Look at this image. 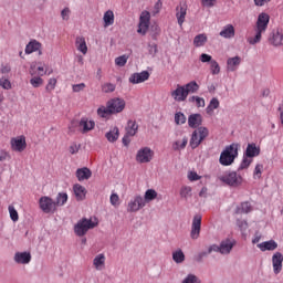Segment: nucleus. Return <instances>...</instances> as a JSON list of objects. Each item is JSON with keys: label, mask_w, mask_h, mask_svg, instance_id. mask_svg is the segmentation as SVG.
<instances>
[{"label": "nucleus", "mask_w": 283, "mask_h": 283, "mask_svg": "<svg viewBox=\"0 0 283 283\" xmlns=\"http://www.w3.org/2000/svg\"><path fill=\"white\" fill-rule=\"evenodd\" d=\"M219 34L223 39H233L235 36V28H233V24H227Z\"/></svg>", "instance_id": "bb28decb"}, {"label": "nucleus", "mask_w": 283, "mask_h": 283, "mask_svg": "<svg viewBox=\"0 0 283 283\" xmlns=\"http://www.w3.org/2000/svg\"><path fill=\"white\" fill-rule=\"evenodd\" d=\"M129 56L127 55H122L115 59V65H118V67H125L127 65V60Z\"/></svg>", "instance_id": "09e8293b"}, {"label": "nucleus", "mask_w": 283, "mask_h": 283, "mask_svg": "<svg viewBox=\"0 0 283 283\" xmlns=\"http://www.w3.org/2000/svg\"><path fill=\"white\" fill-rule=\"evenodd\" d=\"M182 86L186 91L187 96H189V94H196L200 90V85H198L197 81H191Z\"/></svg>", "instance_id": "c85d7f7f"}, {"label": "nucleus", "mask_w": 283, "mask_h": 283, "mask_svg": "<svg viewBox=\"0 0 283 283\" xmlns=\"http://www.w3.org/2000/svg\"><path fill=\"white\" fill-rule=\"evenodd\" d=\"M240 148V144H231L229 146H226V148L222 150L219 163L223 167H229L230 165H233L235 163V159L238 157V149Z\"/></svg>", "instance_id": "f03ea898"}, {"label": "nucleus", "mask_w": 283, "mask_h": 283, "mask_svg": "<svg viewBox=\"0 0 283 283\" xmlns=\"http://www.w3.org/2000/svg\"><path fill=\"white\" fill-rule=\"evenodd\" d=\"M271 17L268 13H260L256 21L255 27V35L248 38V43L250 45H258L260 41H262V34L266 32V28H269V21Z\"/></svg>", "instance_id": "f257e3e1"}, {"label": "nucleus", "mask_w": 283, "mask_h": 283, "mask_svg": "<svg viewBox=\"0 0 283 283\" xmlns=\"http://www.w3.org/2000/svg\"><path fill=\"white\" fill-rule=\"evenodd\" d=\"M176 18L178 20V24L182 25L185 23V18L187 17V4L180 3V6L176 8Z\"/></svg>", "instance_id": "4be33fe9"}, {"label": "nucleus", "mask_w": 283, "mask_h": 283, "mask_svg": "<svg viewBox=\"0 0 283 283\" xmlns=\"http://www.w3.org/2000/svg\"><path fill=\"white\" fill-rule=\"evenodd\" d=\"M98 227V222L92 221V219L82 218L77 221V224L74 226V233L77 238H83V235L87 234L90 229H96Z\"/></svg>", "instance_id": "7ed1b4c3"}, {"label": "nucleus", "mask_w": 283, "mask_h": 283, "mask_svg": "<svg viewBox=\"0 0 283 283\" xmlns=\"http://www.w3.org/2000/svg\"><path fill=\"white\" fill-rule=\"evenodd\" d=\"M75 175L77 180L82 182L83 180H90L92 178V170L87 167L80 168L76 170Z\"/></svg>", "instance_id": "393cba45"}, {"label": "nucleus", "mask_w": 283, "mask_h": 283, "mask_svg": "<svg viewBox=\"0 0 283 283\" xmlns=\"http://www.w3.org/2000/svg\"><path fill=\"white\" fill-rule=\"evenodd\" d=\"M147 203H145V199L143 198V196L137 195L134 197L133 200L128 202L127 211L129 213H136L137 211H140V209H144Z\"/></svg>", "instance_id": "0eeeda50"}, {"label": "nucleus", "mask_w": 283, "mask_h": 283, "mask_svg": "<svg viewBox=\"0 0 283 283\" xmlns=\"http://www.w3.org/2000/svg\"><path fill=\"white\" fill-rule=\"evenodd\" d=\"M148 54H150V56H156V54H158V44L149 43L148 44Z\"/></svg>", "instance_id": "5fc2aeb1"}, {"label": "nucleus", "mask_w": 283, "mask_h": 283, "mask_svg": "<svg viewBox=\"0 0 283 283\" xmlns=\"http://www.w3.org/2000/svg\"><path fill=\"white\" fill-rule=\"evenodd\" d=\"M181 283H202L200 277H198L196 274H188Z\"/></svg>", "instance_id": "a18cd8bd"}, {"label": "nucleus", "mask_w": 283, "mask_h": 283, "mask_svg": "<svg viewBox=\"0 0 283 283\" xmlns=\"http://www.w3.org/2000/svg\"><path fill=\"white\" fill-rule=\"evenodd\" d=\"M172 260L176 264H182L185 262V252L182 250H177L172 253Z\"/></svg>", "instance_id": "79ce46f5"}, {"label": "nucleus", "mask_w": 283, "mask_h": 283, "mask_svg": "<svg viewBox=\"0 0 283 283\" xmlns=\"http://www.w3.org/2000/svg\"><path fill=\"white\" fill-rule=\"evenodd\" d=\"M32 52H39V56L43 54V52L41 51V42L32 40L27 44L25 54H32Z\"/></svg>", "instance_id": "aec40b11"}, {"label": "nucleus", "mask_w": 283, "mask_h": 283, "mask_svg": "<svg viewBox=\"0 0 283 283\" xmlns=\"http://www.w3.org/2000/svg\"><path fill=\"white\" fill-rule=\"evenodd\" d=\"M85 90V83L74 84L73 92H83Z\"/></svg>", "instance_id": "69168bd1"}, {"label": "nucleus", "mask_w": 283, "mask_h": 283, "mask_svg": "<svg viewBox=\"0 0 283 283\" xmlns=\"http://www.w3.org/2000/svg\"><path fill=\"white\" fill-rule=\"evenodd\" d=\"M145 81H149V72L143 71L140 73H134L129 77V83L133 85H138V83H145Z\"/></svg>", "instance_id": "f3484780"}, {"label": "nucleus", "mask_w": 283, "mask_h": 283, "mask_svg": "<svg viewBox=\"0 0 283 283\" xmlns=\"http://www.w3.org/2000/svg\"><path fill=\"white\" fill-rule=\"evenodd\" d=\"M195 103H196V107H205V98L200 96H197V99Z\"/></svg>", "instance_id": "774afa93"}, {"label": "nucleus", "mask_w": 283, "mask_h": 283, "mask_svg": "<svg viewBox=\"0 0 283 283\" xmlns=\"http://www.w3.org/2000/svg\"><path fill=\"white\" fill-rule=\"evenodd\" d=\"M0 87L2 90H12V83H10V80L2 77L0 78Z\"/></svg>", "instance_id": "3c124183"}, {"label": "nucleus", "mask_w": 283, "mask_h": 283, "mask_svg": "<svg viewBox=\"0 0 283 283\" xmlns=\"http://www.w3.org/2000/svg\"><path fill=\"white\" fill-rule=\"evenodd\" d=\"M104 28H109L114 23V11L107 10L103 17Z\"/></svg>", "instance_id": "473e14b6"}, {"label": "nucleus", "mask_w": 283, "mask_h": 283, "mask_svg": "<svg viewBox=\"0 0 283 283\" xmlns=\"http://www.w3.org/2000/svg\"><path fill=\"white\" fill-rule=\"evenodd\" d=\"M221 255H229L231 251H233V248L235 247V240L233 239H223L220 244Z\"/></svg>", "instance_id": "4468645a"}, {"label": "nucleus", "mask_w": 283, "mask_h": 283, "mask_svg": "<svg viewBox=\"0 0 283 283\" xmlns=\"http://www.w3.org/2000/svg\"><path fill=\"white\" fill-rule=\"evenodd\" d=\"M243 156L248 158H255L256 156H260V147H258L255 143L248 144Z\"/></svg>", "instance_id": "6ab92c4d"}, {"label": "nucleus", "mask_w": 283, "mask_h": 283, "mask_svg": "<svg viewBox=\"0 0 283 283\" xmlns=\"http://www.w3.org/2000/svg\"><path fill=\"white\" fill-rule=\"evenodd\" d=\"M55 207H63L67 202V195L65 192H59L55 199Z\"/></svg>", "instance_id": "a19ab883"}, {"label": "nucleus", "mask_w": 283, "mask_h": 283, "mask_svg": "<svg viewBox=\"0 0 283 283\" xmlns=\"http://www.w3.org/2000/svg\"><path fill=\"white\" fill-rule=\"evenodd\" d=\"M202 125V115L199 113L191 114L188 117V127L191 129H198Z\"/></svg>", "instance_id": "a211bd4d"}, {"label": "nucleus", "mask_w": 283, "mask_h": 283, "mask_svg": "<svg viewBox=\"0 0 283 283\" xmlns=\"http://www.w3.org/2000/svg\"><path fill=\"white\" fill-rule=\"evenodd\" d=\"M250 157H245V155H243V159L238 168V171H242L244 169H249V167L251 166V164L253 163V159H249Z\"/></svg>", "instance_id": "37998d69"}, {"label": "nucleus", "mask_w": 283, "mask_h": 283, "mask_svg": "<svg viewBox=\"0 0 283 283\" xmlns=\"http://www.w3.org/2000/svg\"><path fill=\"white\" fill-rule=\"evenodd\" d=\"M205 8H213L216 6V0H201Z\"/></svg>", "instance_id": "0e129e2a"}, {"label": "nucleus", "mask_w": 283, "mask_h": 283, "mask_svg": "<svg viewBox=\"0 0 283 283\" xmlns=\"http://www.w3.org/2000/svg\"><path fill=\"white\" fill-rule=\"evenodd\" d=\"M221 253V250H220V245H218V244H212V245H210L209 248H208V251H207V253H208V255L209 254H211V253Z\"/></svg>", "instance_id": "052dcab7"}, {"label": "nucleus", "mask_w": 283, "mask_h": 283, "mask_svg": "<svg viewBox=\"0 0 283 283\" xmlns=\"http://www.w3.org/2000/svg\"><path fill=\"white\" fill-rule=\"evenodd\" d=\"M188 180H190L191 182H195L196 180H200V176L196 171H190L188 174Z\"/></svg>", "instance_id": "e2e57ef3"}, {"label": "nucleus", "mask_w": 283, "mask_h": 283, "mask_svg": "<svg viewBox=\"0 0 283 283\" xmlns=\"http://www.w3.org/2000/svg\"><path fill=\"white\" fill-rule=\"evenodd\" d=\"M202 140L200 139V136L198 135V130H193L191 138H190V147L191 149H196Z\"/></svg>", "instance_id": "4c0bfd02"}, {"label": "nucleus", "mask_w": 283, "mask_h": 283, "mask_svg": "<svg viewBox=\"0 0 283 283\" xmlns=\"http://www.w3.org/2000/svg\"><path fill=\"white\" fill-rule=\"evenodd\" d=\"M253 211V207L251 206V202L244 201L241 202L239 206H237L234 213L237 216H241L242 213H251Z\"/></svg>", "instance_id": "b1692460"}, {"label": "nucleus", "mask_w": 283, "mask_h": 283, "mask_svg": "<svg viewBox=\"0 0 283 283\" xmlns=\"http://www.w3.org/2000/svg\"><path fill=\"white\" fill-rule=\"evenodd\" d=\"M77 127L81 134H87L88 132H92L94 127H96V123H94V120L87 119V117H82Z\"/></svg>", "instance_id": "ddd939ff"}, {"label": "nucleus", "mask_w": 283, "mask_h": 283, "mask_svg": "<svg viewBox=\"0 0 283 283\" xmlns=\"http://www.w3.org/2000/svg\"><path fill=\"white\" fill-rule=\"evenodd\" d=\"M28 144L25 143V136H20L11 139V149L12 151H25Z\"/></svg>", "instance_id": "f8f14e48"}, {"label": "nucleus", "mask_w": 283, "mask_h": 283, "mask_svg": "<svg viewBox=\"0 0 283 283\" xmlns=\"http://www.w3.org/2000/svg\"><path fill=\"white\" fill-rule=\"evenodd\" d=\"M158 198V192L154 189L146 190L144 195V202L147 205V202H151Z\"/></svg>", "instance_id": "72a5a7b5"}, {"label": "nucleus", "mask_w": 283, "mask_h": 283, "mask_svg": "<svg viewBox=\"0 0 283 283\" xmlns=\"http://www.w3.org/2000/svg\"><path fill=\"white\" fill-rule=\"evenodd\" d=\"M39 207L43 213H56V203L51 197L43 196L39 199Z\"/></svg>", "instance_id": "39448f33"}, {"label": "nucleus", "mask_w": 283, "mask_h": 283, "mask_svg": "<svg viewBox=\"0 0 283 283\" xmlns=\"http://www.w3.org/2000/svg\"><path fill=\"white\" fill-rule=\"evenodd\" d=\"M270 45H273V48H282L283 45V29L282 28H275L271 31L269 39H268Z\"/></svg>", "instance_id": "423d86ee"}, {"label": "nucleus", "mask_w": 283, "mask_h": 283, "mask_svg": "<svg viewBox=\"0 0 283 283\" xmlns=\"http://www.w3.org/2000/svg\"><path fill=\"white\" fill-rule=\"evenodd\" d=\"M218 107H220V101H218V97H213L207 106L206 112L211 115L213 114V109H218Z\"/></svg>", "instance_id": "c9c22d12"}, {"label": "nucleus", "mask_w": 283, "mask_h": 283, "mask_svg": "<svg viewBox=\"0 0 283 283\" xmlns=\"http://www.w3.org/2000/svg\"><path fill=\"white\" fill-rule=\"evenodd\" d=\"M199 61H201V63H211V61H213V57L207 53H202L199 57Z\"/></svg>", "instance_id": "bf43d9fd"}, {"label": "nucleus", "mask_w": 283, "mask_h": 283, "mask_svg": "<svg viewBox=\"0 0 283 283\" xmlns=\"http://www.w3.org/2000/svg\"><path fill=\"white\" fill-rule=\"evenodd\" d=\"M138 132V124H136V120L129 119L126 126V134L128 136H136Z\"/></svg>", "instance_id": "2f4dec72"}, {"label": "nucleus", "mask_w": 283, "mask_h": 283, "mask_svg": "<svg viewBox=\"0 0 283 283\" xmlns=\"http://www.w3.org/2000/svg\"><path fill=\"white\" fill-rule=\"evenodd\" d=\"M70 8H64L62 11H61V17L63 19V21H69L70 20Z\"/></svg>", "instance_id": "680f3d73"}, {"label": "nucleus", "mask_w": 283, "mask_h": 283, "mask_svg": "<svg viewBox=\"0 0 283 283\" xmlns=\"http://www.w3.org/2000/svg\"><path fill=\"white\" fill-rule=\"evenodd\" d=\"M207 43V34L201 33L195 36L193 39V45L195 48H202Z\"/></svg>", "instance_id": "f704fd0d"}, {"label": "nucleus", "mask_w": 283, "mask_h": 283, "mask_svg": "<svg viewBox=\"0 0 283 283\" xmlns=\"http://www.w3.org/2000/svg\"><path fill=\"white\" fill-rule=\"evenodd\" d=\"M282 262H283L282 252H275L272 256V266L275 275H279V273H282Z\"/></svg>", "instance_id": "dca6fc26"}, {"label": "nucleus", "mask_w": 283, "mask_h": 283, "mask_svg": "<svg viewBox=\"0 0 283 283\" xmlns=\"http://www.w3.org/2000/svg\"><path fill=\"white\" fill-rule=\"evenodd\" d=\"M202 227V216L195 214L191 224L190 238L192 240H198L200 238V229Z\"/></svg>", "instance_id": "1a4fd4ad"}, {"label": "nucleus", "mask_w": 283, "mask_h": 283, "mask_svg": "<svg viewBox=\"0 0 283 283\" xmlns=\"http://www.w3.org/2000/svg\"><path fill=\"white\" fill-rule=\"evenodd\" d=\"M258 249H260V251H275V249H277V242H275V240H270V241H264L262 243H259Z\"/></svg>", "instance_id": "a878e982"}, {"label": "nucleus", "mask_w": 283, "mask_h": 283, "mask_svg": "<svg viewBox=\"0 0 283 283\" xmlns=\"http://www.w3.org/2000/svg\"><path fill=\"white\" fill-rule=\"evenodd\" d=\"M189 143V139L187 137H184L182 140H177L172 144L174 151H180V149H185L187 147V144Z\"/></svg>", "instance_id": "ea45409f"}, {"label": "nucleus", "mask_w": 283, "mask_h": 283, "mask_svg": "<svg viewBox=\"0 0 283 283\" xmlns=\"http://www.w3.org/2000/svg\"><path fill=\"white\" fill-rule=\"evenodd\" d=\"M56 87V78H50L49 83L46 84V92H52Z\"/></svg>", "instance_id": "13d9d810"}, {"label": "nucleus", "mask_w": 283, "mask_h": 283, "mask_svg": "<svg viewBox=\"0 0 283 283\" xmlns=\"http://www.w3.org/2000/svg\"><path fill=\"white\" fill-rule=\"evenodd\" d=\"M10 218L13 222L19 221V212L14 209V206H9Z\"/></svg>", "instance_id": "8fccbe9b"}, {"label": "nucleus", "mask_w": 283, "mask_h": 283, "mask_svg": "<svg viewBox=\"0 0 283 283\" xmlns=\"http://www.w3.org/2000/svg\"><path fill=\"white\" fill-rule=\"evenodd\" d=\"M170 96H172L174 101L177 103H182L187 101V92L185 91V86H181L180 84L177 85V88L170 93Z\"/></svg>", "instance_id": "2eb2a0df"}, {"label": "nucleus", "mask_w": 283, "mask_h": 283, "mask_svg": "<svg viewBox=\"0 0 283 283\" xmlns=\"http://www.w3.org/2000/svg\"><path fill=\"white\" fill-rule=\"evenodd\" d=\"M154 158V150L149 147L140 148L137 151L136 160L137 163L145 164V163H151V159Z\"/></svg>", "instance_id": "9d476101"}, {"label": "nucleus", "mask_w": 283, "mask_h": 283, "mask_svg": "<svg viewBox=\"0 0 283 283\" xmlns=\"http://www.w3.org/2000/svg\"><path fill=\"white\" fill-rule=\"evenodd\" d=\"M175 123L176 125H185V123H187V116H185V113L177 112L175 114Z\"/></svg>", "instance_id": "c03bdc74"}, {"label": "nucleus", "mask_w": 283, "mask_h": 283, "mask_svg": "<svg viewBox=\"0 0 283 283\" xmlns=\"http://www.w3.org/2000/svg\"><path fill=\"white\" fill-rule=\"evenodd\" d=\"M151 19V14L149 11H143L139 17V24H138V34H147V30H149V21Z\"/></svg>", "instance_id": "6e6552de"}, {"label": "nucleus", "mask_w": 283, "mask_h": 283, "mask_svg": "<svg viewBox=\"0 0 283 283\" xmlns=\"http://www.w3.org/2000/svg\"><path fill=\"white\" fill-rule=\"evenodd\" d=\"M107 105L113 114H120L125 109V99L123 98H113L107 102Z\"/></svg>", "instance_id": "9b49d317"}, {"label": "nucleus", "mask_w": 283, "mask_h": 283, "mask_svg": "<svg viewBox=\"0 0 283 283\" xmlns=\"http://www.w3.org/2000/svg\"><path fill=\"white\" fill-rule=\"evenodd\" d=\"M209 254L208 252H200L198 255L195 256L196 262H202L205 258H207Z\"/></svg>", "instance_id": "338daca9"}, {"label": "nucleus", "mask_w": 283, "mask_h": 283, "mask_svg": "<svg viewBox=\"0 0 283 283\" xmlns=\"http://www.w3.org/2000/svg\"><path fill=\"white\" fill-rule=\"evenodd\" d=\"M112 109L109 108V104H106L105 106H102L97 109V115L101 116V118H107V116H112Z\"/></svg>", "instance_id": "58836bf2"}, {"label": "nucleus", "mask_w": 283, "mask_h": 283, "mask_svg": "<svg viewBox=\"0 0 283 283\" xmlns=\"http://www.w3.org/2000/svg\"><path fill=\"white\" fill-rule=\"evenodd\" d=\"M75 45L78 52H82V54H87V42H85L84 36H77L75 40Z\"/></svg>", "instance_id": "c756f323"}, {"label": "nucleus", "mask_w": 283, "mask_h": 283, "mask_svg": "<svg viewBox=\"0 0 283 283\" xmlns=\"http://www.w3.org/2000/svg\"><path fill=\"white\" fill-rule=\"evenodd\" d=\"M115 90H116V84L105 83L102 85V92H104V94H109L112 92H115Z\"/></svg>", "instance_id": "de8ad7c7"}, {"label": "nucleus", "mask_w": 283, "mask_h": 283, "mask_svg": "<svg viewBox=\"0 0 283 283\" xmlns=\"http://www.w3.org/2000/svg\"><path fill=\"white\" fill-rule=\"evenodd\" d=\"M218 180L220 182H223V185H227L228 187H240L242 185V176L238 175L237 171L228 170L223 175L218 177Z\"/></svg>", "instance_id": "20e7f679"}, {"label": "nucleus", "mask_w": 283, "mask_h": 283, "mask_svg": "<svg viewBox=\"0 0 283 283\" xmlns=\"http://www.w3.org/2000/svg\"><path fill=\"white\" fill-rule=\"evenodd\" d=\"M30 84L32 85V87H41V85H43V78H41L40 76H34L30 80Z\"/></svg>", "instance_id": "603ef678"}, {"label": "nucleus", "mask_w": 283, "mask_h": 283, "mask_svg": "<svg viewBox=\"0 0 283 283\" xmlns=\"http://www.w3.org/2000/svg\"><path fill=\"white\" fill-rule=\"evenodd\" d=\"M240 63H242V57L234 56L227 60V70L228 72H235L238 67L240 66Z\"/></svg>", "instance_id": "5701e85b"}, {"label": "nucleus", "mask_w": 283, "mask_h": 283, "mask_svg": "<svg viewBox=\"0 0 283 283\" xmlns=\"http://www.w3.org/2000/svg\"><path fill=\"white\" fill-rule=\"evenodd\" d=\"M237 227H239L241 231H247V229H249V223L247 222V220L238 219Z\"/></svg>", "instance_id": "4d7b16f0"}, {"label": "nucleus", "mask_w": 283, "mask_h": 283, "mask_svg": "<svg viewBox=\"0 0 283 283\" xmlns=\"http://www.w3.org/2000/svg\"><path fill=\"white\" fill-rule=\"evenodd\" d=\"M31 260L32 255L30 252H18L14 255V262H17V264H30Z\"/></svg>", "instance_id": "412c9836"}, {"label": "nucleus", "mask_w": 283, "mask_h": 283, "mask_svg": "<svg viewBox=\"0 0 283 283\" xmlns=\"http://www.w3.org/2000/svg\"><path fill=\"white\" fill-rule=\"evenodd\" d=\"M197 134L202 142L205 140V138H207V136H209V129L207 127L199 126V128L197 129Z\"/></svg>", "instance_id": "49530a36"}, {"label": "nucleus", "mask_w": 283, "mask_h": 283, "mask_svg": "<svg viewBox=\"0 0 283 283\" xmlns=\"http://www.w3.org/2000/svg\"><path fill=\"white\" fill-rule=\"evenodd\" d=\"M210 70L211 74L216 75L220 72V64H218V61L213 60L210 63Z\"/></svg>", "instance_id": "864d4df0"}, {"label": "nucleus", "mask_w": 283, "mask_h": 283, "mask_svg": "<svg viewBox=\"0 0 283 283\" xmlns=\"http://www.w3.org/2000/svg\"><path fill=\"white\" fill-rule=\"evenodd\" d=\"M118 136H120V133L118 130V127L116 126L105 134V137L107 138L108 143H116L118 140Z\"/></svg>", "instance_id": "7c9ffc66"}, {"label": "nucleus", "mask_w": 283, "mask_h": 283, "mask_svg": "<svg viewBox=\"0 0 283 283\" xmlns=\"http://www.w3.org/2000/svg\"><path fill=\"white\" fill-rule=\"evenodd\" d=\"M93 264L97 271H101V269L105 266V255L98 254L97 256H95V259L93 260Z\"/></svg>", "instance_id": "e433bc0d"}, {"label": "nucleus", "mask_w": 283, "mask_h": 283, "mask_svg": "<svg viewBox=\"0 0 283 283\" xmlns=\"http://www.w3.org/2000/svg\"><path fill=\"white\" fill-rule=\"evenodd\" d=\"M189 196H191V187L185 186L180 190V197L187 199Z\"/></svg>", "instance_id": "6e6d98bb"}, {"label": "nucleus", "mask_w": 283, "mask_h": 283, "mask_svg": "<svg viewBox=\"0 0 283 283\" xmlns=\"http://www.w3.org/2000/svg\"><path fill=\"white\" fill-rule=\"evenodd\" d=\"M73 191L75 193L76 200L78 201L83 200L87 193L85 187L81 186L80 184L73 186Z\"/></svg>", "instance_id": "cd10ccee"}]
</instances>
